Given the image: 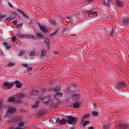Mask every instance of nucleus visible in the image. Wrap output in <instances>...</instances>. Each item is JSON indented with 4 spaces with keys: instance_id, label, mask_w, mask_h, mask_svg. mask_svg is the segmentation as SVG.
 <instances>
[{
    "instance_id": "nucleus-1",
    "label": "nucleus",
    "mask_w": 129,
    "mask_h": 129,
    "mask_svg": "<svg viewBox=\"0 0 129 129\" xmlns=\"http://www.w3.org/2000/svg\"><path fill=\"white\" fill-rule=\"evenodd\" d=\"M60 88L59 86H57L53 89V90L56 92V94L55 95L54 98H51V96L41 97L40 99L36 101L35 103L33 105V107L35 108L38 107L40 100H42L44 103L46 104H50L52 107H56L58 102V101L57 98L61 97L62 94V93L59 92Z\"/></svg>"
},
{
    "instance_id": "nucleus-2",
    "label": "nucleus",
    "mask_w": 129,
    "mask_h": 129,
    "mask_svg": "<svg viewBox=\"0 0 129 129\" xmlns=\"http://www.w3.org/2000/svg\"><path fill=\"white\" fill-rule=\"evenodd\" d=\"M67 118L68 119L67 120L68 123L69 124H74L76 123L77 120L76 118L68 116L67 117Z\"/></svg>"
},
{
    "instance_id": "nucleus-3",
    "label": "nucleus",
    "mask_w": 129,
    "mask_h": 129,
    "mask_svg": "<svg viewBox=\"0 0 129 129\" xmlns=\"http://www.w3.org/2000/svg\"><path fill=\"white\" fill-rule=\"evenodd\" d=\"M14 120L18 122V125L19 127H22L24 124V122L22 120V119L19 116L17 117L14 119Z\"/></svg>"
},
{
    "instance_id": "nucleus-4",
    "label": "nucleus",
    "mask_w": 129,
    "mask_h": 129,
    "mask_svg": "<svg viewBox=\"0 0 129 129\" xmlns=\"http://www.w3.org/2000/svg\"><path fill=\"white\" fill-rule=\"evenodd\" d=\"M14 83H9L8 82H4L3 83V88L4 89H9L11 88Z\"/></svg>"
},
{
    "instance_id": "nucleus-5",
    "label": "nucleus",
    "mask_w": 129,
    "mask_h": 129,
    "mask_svg": "<svg viewBox=\"0 0 129 129\" xmlns=\"http://www.w3.org/2000/svg\"><path fill=\"white\" fill-rule=\"evenodd\" d=\"M87 14L89 17H92L93 15L95 14L96 13V10L94 9L92 10H90L87 11Z\"/></svg>"
},
{
    "instance_id": "nucleus-6",
    "label": "nucleus",
    "mask_w": 129,
    "mask_h": 129,
    "mask_svg": "<svg viewBox=\"0 0 129 129\" xmlns=\"http://www.w3.org/2000/svg\"><path fill=\"white\" fill-rule=\"evenodd\" d=\"M9 102H14L15 103H21V101L20 100H16L14 98L11 97L9 98L8 100Z\"/></svg>"
},
{
    "instance_id": "nucleus-7",
    "label": "nucleus",
    "mask_w": 129,
    "mask_h": 129,
    "mask_svg": "<svg viewBox=\"0 0 129 129\" xmlns=\"http://www.w3.org/2000/svg\"><path fill=\"white\" fill-rule=\"evenodd\" d=\"M125 85V82L123 81H120L118 82L116 84V87L117 88L122 87Z\"/></svg>"
},
{
    "instance_id": "nucleus-8",
    "label": "nucleus",
    "mask_w": 129,
    "mask_h": 129,
    "mask_svg": "<svg viewBox=\"0 0 129 129\" xmlns=\"http://www.w3.org/2000/svg\"><path fill=\"white\" fill-rule=\"evenodd\" d=\"M80 96V94L78 93H74L72 96V98L73 100H77Z\"/></svg>"
},
{
    "instance_id": "nucleus-9",
    "label": "nucleus",
    "mask_w": 129,
    "mask_h": 129,
    "mask_svg": "<svg viewBox=\"0 0 129 129\" xmlns=\"http://www.w3.org/2000/svg\"><path fill=\"white\" fill-rule=\"evenodd\" d=\"M16 111V108L14 107H11L8 108L7 112L9 113L12 114L15 113Z\"/></svg>"
},
{
    "instance_id": "nucleus-10",
    "label": "nucleus",
    "mask_w": 129,
    "mask_h": 129,
    "mask_svg": "<svg viewBox=\"0 0 129 129\" xmlns=\"http://www.w3.org/2000/svg\"><path fill=\"white\" fill-rule=\"evenodd\" d=\"M128 126V125H127L119 124L116 127L117 129H126Z\"/></svg>"
},
{
    "instance_id": "nucleus-11",
    "label": "nucleus",
    "mask_w": 129,
    "mask_h": 129,
    "mask_svg": "<svg viewBox=\"0 0 129 129\" xmlns=\"http://www.w3.org/2000/svg\"><path fill=\"white\" fill-rule=\"evenodd\" d=\"M56 120L57 122L61 124H64L66 122V120L64 119L60 120L58 117L57 118Z\"/></svg>"
},
{
    "instance_id": "nucleus-12",
    "label": "nucleus",
    "mask_w": 129,
    "mask_h": 129,
    "mask_svg": "<svg viewBox=\"0 0 129 129\" xmlns=\"http://www.w3.org/2000/svg\"><path fill=\"white\" fill-rule=\"evenodd\" d=\"M19 36L21 38L27 39L33 38V37L32 36L29 35L28 34L20 35H19Z\"/></svg>"
},
{
    "instance_id": "nucleus-13",
    "label": "nucleus",
    "mask_w": 129,
    "mask_h": 129,
    "mask_svg": "<svg viewBox=\"0 0 129 129\" xmlns=\"http://www.w3.org/2000/svg\"><path fill=\"white\" fill-rule=\"evenodd\" d=\"M39 26L41 30L45 33L47 32L48 31V29L46 28V27L42 25H41L39 24Z\"/></svg>"
},
{
    "instance_id": "nucleus-14",
    "label": "nucleus",
    "mask_w": 129,
    "mask_h": 129,
    "mask_svg": "<svg viewBox=\"0 0 129 129\" xmlns=\"http://www.w3.org/2000/svg\"><path fill=\"white\" fill-rule=\"evenodd\" d=\"M16 96L17 98H18L19 99L18 100H20V98H23L24 97V94L22 93H18L16 94Z\"/></svg>"
},
{
    "instance_id": "nucleus-15",
    "label": "nucleus",
    "mask_w": 129,
    "mask_h": 129,
    "mask_svg": "<svg viewBox=\"0 0 129 129\" xmlns=\"http://www.w3.org/2000/svg\"><path fill=\"white\" fill-rule=\"evenodd\" d=\"M14 83L16 84V86L17 88H20L22 86V84L19 81L16 80L14 82Z\"/></svg>"
},
{
    "instance_id": "nucleus-16",
    "label": "nucleus",
    "mask_w": 129,
    "mask_h": 129,
    "mask_svg": "<svg viewBox=\"0 0 129 129\" xmlns=\"http://www.w3.org/2000/svg\"><path fill=\"white\" fill-rule=\"evenodd\" d=\"M114 2L119 6L121 7L122 5V2L120 1H115Z\"/></svg>"
},
{
    "instance_id": "nucleus-17",
    "label": "nucleus",
    "mask_w": 129,
    "mask_h": 129,
    "mask_svg": "<svg viewBox=\"0 0 129 129\" xmlns=\"http://www.w3.org/2000/svg\"><path fill=\"white\" fill-rule=\"evenodd\" d=\"M31 95H33L34 96H37L39 94V92L37 91H34V90H33L31 92Z\"/></svg>"
},
{
    "instance_id": "nucleus-18",
    "label": "nucleus",
    "mask_w": 129,
    "mask_h": 129,
    "mask_svg": "<svg viewBox=\"0 0 129 129\" xmlns=\"http://www.w3.org/2000/svg\"><path fill=\"white\" fill-rule=\"evenodd\" d=\"M90 115L88 114H85V115L83 116L82 118L81 119V120L82 122L83 121V120L84 119H86L89 117Z\"/></svg>"
},
{
    "instance_id": "nucleus-19",
    "label": "nucleus",
    "mask_w": 129,
    "mask_h": 129,
    "mask_svg": "<svg viewBox=\"0 0 129 129\" xmlns=\"http://www.w3.org/2000/svg\"><path fill=\"white\" fill-rule=\"evenodd\" d=\"M110 1H104L103 3L105 5L110 6Z\"/></svg>"
},
{
    "instance_id": "nucleus-20",
    "label": "nucleus",
    "mask_w": 129,
    "mask_h": 129,
    "mask_svg": "<svg viewBox=\"0 0 129 129\" xmlns=\"http://www.w3.org/2000/svg\"><path fill=\"white\" fill-rule=\"evenodd\" d=\"M98 111H93L92 112V115L93 117H95L96 116H98Z\"/></svg>"
},
{
    "instance_id": "nucleus-21",
    "label": "nucleus",
    "mask_w": 129,
    "mask_h": 129,
    "mask_svg": "<svg viewBox=\"0 0 129 129\" xmlns=\"http://www.w3.org/2000/svg\"><path fill=\"white\" fill-rule=\"evenodd\" d=\"M73 106L74 108H77L80 106V104L78 102H76L74 104Z\"/></svg>"
},
{
    "instance_id": "nucleus-22",
    "label": "nucleus",
    "mask_w": 129,
    "mask_h": 129,
    "mask_svg": "<svg viewBox=\"0 0 129 129\" xmlns=\"http://www.w3.org/2000/svg\"><path fill=\"white\" fill-rule=\"evenodd\" d=\"M45 42L47 43V46L48 47V48H49V43L50 42L49 39L48 38L46 39H45Z\"/></svg>"
},
{
    "instance_id": "nucleus-23",
    "label": "nucleus",
    "mask_w": 129,
    "mask_h": 129,
    "mask_svg": "<svg viewBox=\"0 0 129 129\" xmlns=\"http://www.w3.org/2000/svg\"><path fill=\"white\" fill-rule=\"evenodd\" d=\"M46 54V50L45 49H43L41 51V55L42 56H44Z\"/></svg>"
},
{
    "instance_id": "nucleus-24",
    "label": "nucleus",
    "mask_w": 129,
    "mask_h": 129,
    "mask_svg": "<svg viewBox=\"0 0 129 129\" xmlns=\"http://www.w3.org/2000/svg\"><path fill=\"white\" fill-rule=\"evenodd\" d=\"M14 19V17H12L11 16H10L9 17H8L7 19L8 21H11L12 20Z\"/></svg>"
},
{
    "instance_id": "nucleus-25",
    "label": "nucleus",
    "mask_w": 129,
    "mask_h": 129,
    "mask_svg": "<svg viewBox=\"0 0 129 129\" xmlns=\"http://www.w3.org/2000/svg\"><path fill=\"white\" fill-rule=\"evenodd\" d=\"M23 24L22 23H20L19 24H17V25L16 28L18 29L19 28H20Z\"/></svg>"
},
{
    "instance_id": "nucleus-26",
    "label": "nucleus",
    "mask_w": 129,
    "mask_h": 129,
    "mask_svg": "<svg viewBox=\"0 0 129 129\" xmlns=\"http://www.w3.org/2000/svg\"><path fill=\"white\" fill-rule=\"evenodd\" d=\"M14 63L12 62H9L8 64V66L9 67H11L14 65Z\"/></svg>"
},
{
    "instance_id": "nucleus-27",
    "label": "nucleus",
    "mask_w": 129,
    "mask_h": 129,
    "mask_svg": "<svg viewBox=\"0 0 129 129\" xmlns=\"http://www.w3.org/2000/svg\"><path fill=\"white\" fill-rule=\"evenodd\" d=\"M123 22L125 24H127L129 22V20L126 19H125L123 20Z\"/></svg>"
},
{
    "instance_id": "nucleus-28",
    "label": "nucleus",
    "mask_w": 129,
    "mask_h": 129,
    "mask_svg": "<svg viewBox=\"0 0 129 129\" xmlns=\"http://www.w3.org/2000/svg\"><path fill=\"white\" fill-rule=\"evenodd\" d=\"M35 55V51H31L30 53V56H32Z\"/></svg>"
},
{
    "instance_id": "nucleus-29",
    "label": "nucleus",
    "mask_w": 129,
    "mask_h": 129,
    "mask_svg": "<svg viewBox=\"0 0 129 129\" xmlns=\"http://www.w3.org/2000/svg\"><path fill=\"white\" fill-rule=\"evenodd\" d=\"M25 53V52L23 50H21L20 52L19 55L22 56Z\"/></svg>"
},
{
    "instance_id": "nucleus-30",
    "label": "nucleus",
    "mask_w": 129,
    "mask_h": 129,
    "mask_svg": "<svg viewBox=\"0 0 129 129\" xmlns=\"http://www.w3.org/2000/svg\"><path fill=\"white\" fill-rule=\"evenodd\" d=\"M57 30H55L54 32L52 33L51 34V36H54L56 34L57 32Z\"/></svg>"
},
{
    "instance_id": "nucleus-31",
    "label": "nucleus",
    "mask_w": 129,
    "mask_h": 129,
    "mask_svg": "<svg viewBox=\"0 0 129 129\" xmlns=\"http://www.w3.org/2000/svg\"><path fill=\"white\" fill-rule=\"evenodd\" d=\"M114 35V31L112 29L111 30V32L110 33V35L111 37H112Z\"/></svg>"
},
{
    "instance_id": "nucleus-32",
    "label": "nucleus",
    "mask_w": 129,
    "mask_h": 129,
    "mask_svg": "<svg viewBox=\"0 0 129 129\" xmlns=\"http://www.w3.org/2000/svg\"><path fill=\"white\" fill-rule=\"evenodd\" d=\"M37 35L39 38H41L43 37L42 35L38 33L37 34Z\"/></svg>"
},
{
    "instance_id": "nucleus-33",
    "label": "nucleus",
    "mask_w": 129,
    "mask_h": 129,
    "mask_svg": "<svg viewBox=\"0 0 129 129\" xmlns=\"http://www.w3.org/2000/svg\"><path fill=\"white\" fill-rule=\"evenodd\" d=\"M109 125H105L103 127V129H108Z\"/></svg>"
},
{
    "instance_id": "nucleus-34",
    "label": "nucleus",
    "mask_w": 129,
    "mask_h": 129,
    "mask_svg": "<svg viewBox=\"0 0 129 129\" xmlns=\"http://www.w3.org/2000/svg\"><path fill=\"white\" fill-rule=\"evenodd\" d=\"M12 41L13 42L16 41V38L15 37H12Z\"/></svg>"
},
{
    "instance_id": "nucleus-35",
    "label": "nucleus",
    "mask_w": 129,
    "mask_h": 129,
    "mask_svg": "<svg viewBox=\"0 0 129 129\" xmlns=\"http://www.w3.org/2000/svg\"><path fill=\"white\" fill-rule=\"evenodd\" d=\"M89 122V121H84L83 124V125L85 126Z\"/></svg>"
},
{
    "instance_id": "nucleus-36",
    "label": "nucleus",
    "mask_w": 129,
    "mask_h": 129,
    "mask_svg": "<svg viewBox=\"0 0 129 129\" xmlns=\"http://www.w3.org/2000/svg\"><path fill=\"white\" fill-rule=\"evenodd\" d=\"M18 10L23 15V16L24 17H26V15L23 13V12L22 11H21L19 9Z\"/></svg>"
},
{
    "instance_id": "nucleus-37",
    "label": "nucleus",
    "mask_w": 129,
    "mask_h": 129,
    "mask_svg": "<svg viewBox=\"0 0 129 129\" xmlns=\"http://www.w3.org/2000/svg\"><path fill=\"white\" fill-rule=\"evenodd\" d=\"M2 101H1L0 102V111L2 110Z\"/></svg>"
},
{
    "instance_id": "nucleus-38",
    "label": "nucleus",
    "mask_w": 129,
    "mask_h": 129,
    "mask_svg": "<svg viewBox=\"0 0 129 129\" xmlns=\"http://www.w3.org/2000/svg\"><path fill=\"white\" fill-rule=\"evenodd\" d=\"M23 67H27L28 66V65L25 64H22Z\"/></svg>"
},
{
    "instance_id": "nucleus-39",
    "label": "nucleus",
    "mask_w": 129,
    "mask_h": 129,
    "mask_svg": "<svg viewBox=\"0 0 129 129\" xmlns=\"http://www.w3.org/2000/svg\"><path fill=\"white\" fill-rule=\"evenodd\" d=\"M50 22L53 24H55V21L54 20H51L50 21Z\"/></svg>"
},
{
    "instance_id": "nucleus-40",
    "label": "nucleus",
    "mask_w": 129,
    "mask_h": 129,
    "mask_svg": "<svg viewBox=\"0 0 129 129\" xmlns=\"http://www.w3.org/2000/svg\"><path fill=\"white\" fill-rule=\"evenodd\" d=\"M17 22V20H15V21H13V23L15 25L16 24Z\"/></svg>"
},
{
    "instance_id": "nucleus-41",
    "label": "nucleus",
    "mask_w": 129,
    "mask_h": 129,
    "mask_svg": "<svg viewBox=\"0 0 129 129\" xmlns=\"http://www.w3.org/2000/svg\"><path fill=\"white\" fill-rule=\"evenodd\" d=\"M23 128L22 127H16L15 129H22Z\"/></svg>"
},
{
    "instance_id": "nucleus-42",
    "label": "nucleus",
    "mask_w": 129,
    "mask_h": 129,
    "mask_svg": "<svg viewBox=\"0 0 129 129\" xmlns=\"http://www.w3.org/2000/svg\"><path fill=\"white\" fill-rule=\"evenodd\" d=\"M27 69L28 71L31 70L32 69V68L31 67L27 68Z\"/></svg>"
},
{
    "instance_id": "nucleus-43",
    "label": "nucleus",
    "mask_w": 129,
    "mask_h": 129,
    "mask_svg": "<svg viewBox=\"0 0 129 129\" xmlns=\"http://www.w3.org/2000/svg\"><path fill=\"white\" fill-rule=\"evenodd\" d=\"M4 15L3 16H0V20H1L3 18H4Z\"/></svg>"
},
{
    "instance_id": "nucleus-44",
    "label": "nucleus",
    "mask_w": 129,
    "mask_h": 129,
    "mask_svg": "<svg viewBox=\"0 0 129 129\" xmlns=\"http://www.w3.org/2000/svg\"><path fill=\"white\" fill-rule=\"evenodd\" d=\"M6 48L7 49H8L10 48V46L7 45L6 46Z\"/></svg>"
},
{
    "instance_id": "nucleus-45",
    "label": "nucleus",
    "mask_w": 129,
    "mask_h": 129,
    "mask_svg": "<svg viewBox=\"0 0 129 129\" xmlns=\"http://www.w3.org/2000/svg\"><path fill=\"white\" fill-rule=\"evenodd\" d=\"M9 5L10 7H11V8L13 7V6H12V5L10 3H9Z\"/></svg>"
},
{
    "instance_id": "nucleus-46",
    "label": "nucleus",
    "mask_w": 129,
    "mask_h": 129,
    "mask_svg": "<svg viewBox=\"0 0 129 129\" xmlns=\"http://www.w3.org/2000/svg\"><path fill=\"white\" fill-rule=\"evenodd\" d=\"M88 129H93V127L89 126L88 128Z\"/></svg>"
},
{
    "instance_id": "nucleus-47",
    "label": "nucleus",
    "mask_w": 129,
    "mask_h": 129,
    "mask_svg": "<svg viewBox=\"0 0 129 129\" xmlns=\"http://www.w3.org/2000/svg\"><path fill=\"white\" fill-rule=\"evenodd\" d=\"M58 53L56 51H54V53L55 54H57V53Z\"/></svg>"
},
{
    "instance_id": "nucleus-48",
    "label": "nucleus",
    "mask_w": 129,
    "mask_h": 129,
    "mask_svg": "<svg viewBox=\"0 0 129 129\" xmlns=\"http://www.w3.org/2000/svg\"><path fill=\"white\" fill-rule=\"evenodd\" d=\"M71 36H76V35L75 34H71Z\"/></svg>"
},
{
    "instance_id": "nucleus-49",
    "label": "nucleus",
    "mask_w": 129,
    "mask_h": 129,
    "mask_svg": "<svg viewBox=\"0 0 129 129\" xmlns=\"http://www.w3.org/2000/svg\"><path fill=\"white\" fill-rule=\"evenodd\" d=\"M3 44L5 45H7V43L5 42H3Z\"/></svg>"
},
{
    "instance_id": "nucleus-50",
    "label": "nucleus",
    "mask_w": 129,
    "mask_h": 129,
    "mask_svg": "<svg viewBox=\"0 0 129 129\" xmlns=\"http://www.w3.org/2000/svg\"><path fill=\"white\" fill-rule=\"evenodd\" d=\"M92 1H91V0H90V1H88V2H92Z\"/></svg>"
},
{
    "instance_id": "nucleus-51",
    "label": "nucleus",
    "mask_w": 129,
    "mask_h": 129,
    "mask_svg": "<svg viewBox=\"0 0 129 129\" xmlns=\"http://www.w3.org/2000/svg\"><path fill=\"white\" fill-rule=\"evenodd\" d=\"M71 129H74V128H72Z\"/></svg>"
}]
</instances>
